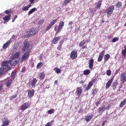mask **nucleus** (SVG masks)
<instances>
[{"label": "nucleus", "mask_w": 126, "mask_h": 126, "mask_svg": "<svg viewBox=\"0 0 126 126\" xmlns=\"http://www.w3.org/2000/svg\"><path fill=\"white\" fill-rule=\"evenodd\" d=\"M23 53H26L24 54L21 58V62H24L26 60H27L29 58V55L30 54V49H29V44L26 42L24 43V47L23 48Z\"/></svg>", "instance_id": "1"}, {"label": "nucleus", "mask_w": 126, "mask_h": 126, "mask_svg": "<svg viewBox=\"0 0 126 126\" xmlns=\"http://www.w3.org/2000/svg\"><path fill=\"white\" fill-rule=\"evenodd\" d=\"M8 61H4L2 63V66L0 68V75H2L4 74L5 71L9 70L10 69V66L8 64Z\"/></svg>", "instance_id": "2"}, {"label": "nucleus", "mask_w": 126, "mask_h": 126, "mask_svg": "<svg viewBox=\"0 0 126 126\" xmlns=\"http://www.w3.org/2000/svg\"><path fill=\"white\" fill-rule=\"evenodd\" d=\"M115 9V6L114 5H111L109 6L108 9L106 10V13L108 15H111L112 13L114 12Z\"/></svg>", "instance_id": "3"}, {"label": "nucleus", "mask_w": 126, "mask_h": 126, "mask_svg": "<svg viewBox=\"0 0 126 126\" xmlns=\"http://www.w3.org/2000/svg\"><path fill=\"white\" fill-rule=\"evenodd\" d=\"M77 57V51H72L70 54V58L72 60H75Z\"/></svg>", "instance_id": "4"}, {"label": "nucleus", "mask_w": 126, "mask_h": 126, "mask_svg": "<svg viewBox=\"0 0 126 126\" xmlns=\"http://www.w3.org/2000/svg\"><path fill=\"white\" fill-rule=\"evenodd\" d=\"M6 62H7L8 65L10 63V65L14 66V65H16V64H17V63H19V60H15L14 62L11 60L6 61Z\"/></svg>", "instance_id": "5"}, {"label": "nucleus", "mask_w": 126, "mask_h": 126, "mask_svg": "<svg viewBox=\"0 0 126 126\" xmlns=\"http://www.w3.org/2000/svg\"><path fill=\"white\" fill-rule=\"evenodd\" d=\"M105 55V50L102 51L101 52L98 56L97 62H100L103 60V57Z\"/></svg>", "instance_id": "6"}, {"label": "nucleus", "mask_w": 126, "mask_h": 126, "mask_svg": "<svg viewBox=\"0 0 126 126\" xmlns=\"http://www.w3.org/2000/svg\"><path fill=\"white\" fill-rule=\"evenodd\" d=\"M63 26H64V23L63 22V21L60 22L59 24L58 32H61V31L63 30Z\"/></svg>", "instance_id": "7"}, {"label": "nucleus", "mask_w": 126, "mask_h": 126, "mask_svg": "<svg viewBox=\"0 0 126 126\" xmlns=\"http://www.w3.org/2000/svg\"><path fill=\"white\" fill-rule=\"evenodd\" d=\"M11 42H12V40H11V39H9V40H8V41L4 43L2 46L3 50H5V49H7L8 46H9V45L11 44Z\"/></svg>", "instance_id": "8"}, {"label": "nucleus", "mask_w": 126, "mask_h": 126, "mask_svg": "<svg viewBox=\"0 0 126 126\" xmlns=\"http://www.w3.org/2000/svg\"><path fill=\"white\" fill-rule=\"evenodd\" d=\"M20 54H21V52H17L15 54H13L11 57V60H13V59H17L18 57H19L20 55Z\"/></svg>", "instance_id": "9"}, {"label": "nucleus", "mask_w": 126, "mask_h": 126, "mask_svg": "<svg viewBox=\"0 0 126 126\" xmlns=\"http://www.w3.org/2000/svg\"><path fill=\"white\" fill-rule=\"evenodd\" d=\"M2 123L1 126H9V120L4 118V119L2 120Z\"/></svg>", "instance_id": "10"}, {"label": "nucleus", "mask_w": 126, "mask_h": 126, "mask_svg": "<svg viewBox=\"0 0 126 126\" xmlns=\"http://www.w3.org/2000/svg\"><path fill=\"white\" fill-rule=\"evenodd\" d=\"M121 81H122L123 83H124V82H126V73H123L121 74Z\"/></svg>", "instance_id": "11"}, {"label": "nucleus", "mask_w": 126, "mask_h": 126, "mask_svg": "<svg viewBox=\"0 0 126 126\" xmlns=\"http://www.w3.org/2000/svg\"><path fill=\"white\" fill-rule=\"evenodd\" d=\"M60 40H61V36L55 37L52 40V43L54 44H57Z\"/></svg>", "instance_id": "12"}, {"label": "nucleus", "mask_w": 126, "mask_h": 126, "mask_svg": "<svg viewBox=\"0 0 126 126\" xmlns=\"http://www.w3.org/2000/svg\"><path fill=\"white\" fill-rule=\"evenodd\" d=\"M29 107V103H25L22 105L21 110H23V111H25V110H26V109H28Z\"/></svg>", "instance_id": "13"}, {"label": "nucleus", "mask_w": 126, "mask_h": 126, "mask_svg": "<svg viewBox=\"0 0 126 126\" xmlns=\"http://www.w3.org/2000/svg\"><path fill=\"white\" fill-rule=\"evenodd\" d=\"M94 60L91 59L89 62V65L90 69H92V68H93V66L94 65Z\"/></svg>", "instance_id": "14"}, {"label": "nucleus", "mask_w": 126, "mask_h": 126, "mask_svg": "<svg viewBox=\"0 0 126 126\" xmlns=\"http://www.w3.org/2000/svg\"><path fill=\"white\" fill-rule=\"evenodd\" d=\"M34 90H29L28 92V94L29 97L30 98L31 97H33V96H34Z\"/></svg>", "instance_id": "15"}, {"label": "nucleus", "mask_w": 126, "mask_h": 126, "mask_svg": "<svg viewBox=\"0 0 126 126\" xmlns=\"http://www.w3.org/2000/svg\"><path fill=\"white\" fill-rule=\"evenodd\" d=\"M11 16L10 15H7L3 18V20H4V24H5V22H7V21H9L10 20V17Z\"/></svg>", "instance_id": "16"}, {"label": "nucleus", "mask_w": 126, "mask_h": 126, "mask_svg": "<svg viewBox=\"0 0 126 126\" xmlns=\"http://www.w3.org/2000/svg\"><path fill=\"white\" fill-rule=\"evenodd\" d=\"M76 93L77 96H81V94H82V90H81V89H80V88H77Z\"/></svg>", "instance_id": "17"}, {"label": "nucleus", "mask_w": 126, "mask_h": 126, "mask_svg": "<svg viewBox=\"0 0 126 126\" xmlns=\"http://www.w3.org/2000/svg\"><path fill=\"white\" fill-rule=\"evenodd\" d=\"M112 82H113V79H110L109 81H108V82L106 83L105 88L106 89H108L110 88V86H111V85L112 84Z\"/></svg>", "instance_id": "18"}, {"label": "nucleus", "mask_w": 126, "mask_h": 126, "mask_svg": "<svg viewBox=\"0 0 126 126\" xmlns=\"http://www.w3.org/2000/svg\"><path fill=\"white\" fill-rule=\"evenodd\" d=\"M93 117H94V115H93V114L89 115L85 118V120L86 121V122H90Z\"/></svg>", "instance_id": "19"}, {"label": "nucleus", "mask_w": 126, "mask_h": 126, "mask_svg": "<svg viewBox=\"0 0 126 126\" xmlns=\"http://www.w3.org/2000/svg\"><path fill=\"white\" fill-rule=\"evenodd\" d=\"M11 83H12V80L11 79L6 80L5 81V84L7 87H8V86H10V85H11Z\"/></svg>", "instance_id": "20"}, {"label": "nucleus", "mask_w": 126, "mask_h": 126, "mask_svg": "<svg viewBox=\"0 0 126 126\" xmlns=\"http://www.w3.org/2000/svg\"><path fill=\"white\" fill-rule=\"evenodd\" d=\"M31 6H32V5H31V4H30L28 5L27 6H24L22 8L23 11H26V10H28L29 9V8H30V7H31Z\"/></svg>", "instance_id": "21"}, {"label": "nucleus", "mask_w": 126, "mask_h": 126, "mask_svg": "<svg viewBox=\"0 0 126 126\" xmlns=\"http://www.w3.org/2000/svg\"><path fill=\"white\" fill-rule=\"evenodd\" d=\"M37 79L36 78H33L31 83V85L32 87H35V85L37 83Z\"/></svg>", "instance_id": "22"}, {"label": "nucleus", "mask_w": 126, "mask_h": 126, "mask_svg": "<svg viewBox=\"0 0 126 126\" xmlns=\"http://www.w3.org/2000/svg\"><path fill=\"white\" fill-rule=\"evenodd\" d=\"M93 86V82H90L88 84V86L86 88V90L87 91L89 90V89H90V88H91V87H92Z\"/></svg>", "instance_id": "23"}, {"label": "nucleus", "mask_w": 126, "mask_h": 126, "mask_svg": "<svg viewBox=\"0 0 126 126\" xmlns=\"http://www.w3.org/2000/svg\"><path fill=\"white\" fill-rule=\"evenodd\" d=\"M126 104V98L124 99L123 101H122L119 107H120V108H123V107H124V106H125Z\"/></svg>", "instance_id": "24"}, {"label": "nucleus", "mask_w": 126, "mask_h": 126, "mask_svg": "<svg viewBox=\"0 0 126 126\" xmlns=\"http://www.w3.org/2000/svg\"><path fill=\"white\" fill-rule=\"evenodd\" d=\"M35 33H36V32H35V29H32L30 31L29 35H30V36H33V35H34Z\"/></svg>", "instance_id": "25"}, {"label": "nucleus", "mask_w": 126, "mask_h": 126, "mask_svg": "<svg viewBox=\"0 0 126 126\" xmlns=\"http://www.w3.org/2000/svg\"><path fill=\"white\" fill-rule=\"evenodd\" d=\"M36 10H37V8H33L29 11V12L28 13V15H31V14H32V13H33V12H34V11H36Z\"/></svg>", "instance_id": "26"}, {"label": "nucleus", "mask_w": 126, "mask_h": 126, "mask_svg": "<svg viewBox=\"0 0 126 126\" xmlns=\"http://www.w3.org/2000/svg\"><path fill=\"white\" fill-rule=\"evenodd\" d=\"M86 43V40H83V41H81L79 44V47H83V45H85Z\"/></svg>", "instance_id": "27"}, {"label": "nucleus", "mask_w": 126, "mask_h": 126, "mask_svg": "<svg viewBox=\"0 0 126 126\" xmlns=\"http://www.w3.org/2000/svg\"><path fill=\"white\" fill-rule=\"evenodd\" d=\"M110 57L111 56L109 55V54L104 55V61L107 62V61H108L109 59H110Z\"/></svg>", "instance_id": "28"}, {"label": "nucleus", "mask_w": 126, "mask_h": 126, "mask_svg": "<svg viewBox=\"0 0 126 126\" xmlns=\"http://www.w3.org/2000/svg\"><path fill=\"white\" fill-rule=\"evenodd\" d=\"M54 71H55V72H56V73H61V72L62 71L61 69H60L58 67H55L54 68Z\"/></svg>", "instance_id": "29"}, {"label": "nucleus", "mask_w": 126, "mask_h": 126, "mask_svg": "<svg viewBox=\"0 0 126 126\" xmlns=\"http://www.w3.org/2000/svg\"><path fill=\"white\" fill-rule=\"evenodd\" d=\"M122 5H123V4L122 3V2H118L116 4V6L117 8H120V7H122Z\"/></svg>", "instance_id": "30"}, {"label": "nucleus", "mask_w": 126, "mask_h": 126, "mask_svg": "<svg viewBox=\"0 0 126 126\" xmlns=\"http://www.w3.org/2000/svg\"><path fill=\"white\" fill-rule=\"evenodd\" d=\"M90 72H91L90 70L86 69L84 71V74L85 75H88V74H89V73H90Z\"/></svg>", "instance_id": "31"}, {"label": "nucleus", "mask_w": 126, "mask_h": 126, "mask_svg": "<svg viewBox=\"0 0 126 126\" xmlns=\"http://www.w3.org/2000/svg\"><path fill=\"white\" fill-rule=\"evenodd\" d=\"M57 21V19H54L52 22H50L49 25L52 27L53 25H55V23H56Z\"/></svg>", "instance_id": "32"}, {"label": "nucleus", "mask_w": 126, "mask_h": 126, "mask_svg": "<svg viewBox=\"0 0 126 126\" xmlns=\"http://www.w3.org/2000/svg\"><path fill=\"white\" fill-rule=\"evenodd\" d=\"M118 40H120V38L119 37H114V38H113V39L112 40L111 42L112 43H116V42H117V41Z\"/></svg>", "instance_id": "33"}, {"label": "nucleus", "mask_w": 126, "mask_h": 126, "mask_svg": "<svg viewBox=\"0 0 126 126\" xmlns=\"http://www.w3.org/2000/svg\"><path fill=\"white\" fill-rule=\"evenodd\" d=\"M45 78V74L44 73L41 72L40 73V80H42V79H44Z\"/></svg>", "instance_id": "34"}, {"label": "nucleus", "mask_w": 126, "mask_h": 126, "mask_svg": "<svg viewBox=\"0 0 126 126\" xmlns=\"http://www.w3.org/2000/svg\"><path fill=\"white\" fill-rule=\"evenodd\" d=\"M55 111H56V110H55V109H51V110H48V112H47V113H48V114H50L51 115V114H54V113H55Z\"/></svg>", "instance_id": "35"}, {"label": "nucleus", "mask_w": 126, "mask_h": 126, "mask_svg": "<svg viewBox=\"0 0 126 126\" xmlns=\"http://www.w3.org/2000/svg\"><path fill=\"white\" fill-rule=\"evenodd\" d=\"M105 110V107L102 106L98 108V112H104Z\"/></svg>", "instance_id": "36"}, {"label": "nucleus", "mask_w": 126, "mask_h": 126, "mask_svg": "<svg viewBox=\"0 0 126 126\" xmlns=\"http://www.w3.org/2000/svg\"><path fill=\"white\" fill-rule=\"evenodd\" d=\"M123 56H126V46H124V49L122 50Z\"/></svg>", "instance_id": "37"}, {"label": "nucleus", "mask_w": 126, "mask_h": 126, "mask_svg": "<svg viewBox=\"0 0 126 126\" xmlns=\"http://www.w3.org/2000/svg\"><path fill=\"white\" fill-rule=\"evenodd\" d=\"M70 1H71V0H64V5H66L67 4L70 3Z\"/></svg>", "instance_id": "38"}, {"label": "nucleus", "mask_w": 126, "mask_h": 126, "mask_svg": "<svg viewBox=\"0 0 126 126\" xmlns=\"http://www.w3.org/2000/svg\"><path fill=\"white\" fill-rule=\"evenodd\" d=\"M44 19H41L39 21V22H38L39 25H42V24H43L44 22Z\"/></svg>", "instance_id": "39"}, {"label": "nucleus", "mask_w": 126, "mask_h": 126, "mask_svg": "<svg viewBox=\"0 0 126 126\" xmlns=\"http://www.w3.org/2000/svg\"><path fill=\"white\" fill-rule=\"evenodd\" d=\"M106 74L107 75H108V76H110V75H111V74H112V71H111V70H108L106 71Z\"/></svg>", "instance_id": "40"}, {"label": "nucleus", "mask_w": 126, "mask_h": 126, "mask_svg": "<svg viewBox=\"0 0 126 126\" xmlns=\"http://www.w3.org/2000/svg\"><path fill=\"white\" fill-rule=\"evenodd\" d=\"M101 3H102V1L101 0L98 1V4L96 6L97 8H100V7H101Z\"/></svg>", "instance_id": "41"}, {"label": "nucleus", "mask_w": 126, "mask_h": 126, "mask_svg": "<svg viewBox=\"0 0 126 126\" xmlns=\"http://www.w3.org/2000/svg\"><path fill=\"white\" fill-rule=\"evenodd\" d=\"M98 92V91L97 89H95L94 90H93V95H95V94H97V93Z\"/></svg>", "instance_id": "42"}, {"label": "nucleus", "mask_w": 126, "mask_h": 126, "mask_svg": "<svg viewBox=\"0 0 126 126\" xmlns=\"http://www.w3.org/2000/svg\"><path fill=\"white\" fill-rule=\"evenodd\" d=\"M17 97V94H14L11 97H10V100H12V99H14V98H16Z\"/></svg>", "instance_id": "43"}, {"label": "nucleus", "mask_w": 126, "mask_h": 126, "mask_svg": "<svg viewBox=\"0 0 126 126\" xmlns=\"http://www.w3.org/2000/svg\"><path fill=\"white\" fill-rule=\"evenodd\" d=\"M51 27H52L50 25H49L48 26H47L45 29V31H49L50 29H51Z\"/></svg>", "instance_id": "44"}, {"label": "nucleus", "mask_w": 126, "mask_h": 126, "mask_svg": "<svg viewBox=\"0 0 126 126\" xmlns=\"http://www.w3.org/2000/svg\"><path fill=\"white\" fill-rule=\"evenodd\" d=\"M16 18H17V15H15V16H14L12 21V23H13V22L15 21V19H16Z\"/></svg>", "instance_id": "45"}, {"label": "nucleus", "mask_w": 126, "mask_h": 126, "mask_svg": "<svg viewBox=\"0 0 126 126\" xmlns=\"http://www.w3.org/2000/svg\"><path fill=\"white\" fill-rule=\"evenodd\" d=\"M11 76L12 78H14V76H15V73L14 72H12L11 74Z\"/></svg>", "instance_id": "46"}, {"label": "nucleus", "mask_w": 126, "mask_h": 126, "mask_svg": "<svg viewBox=\"0 0 126 126\" xmlns=\"http://www.w3.org/2000/svg\"><path fill=\"white\" fill-rule=\"evenodd\" d=\"M117 83H114L113 84V88H116V86H117Z\"/></svg>", "instance_id": "47"}, {"label": "nucleus", "mask_w": 126, "mask_h": 126, "mask_svg": "<svg viewBox=\"0 0 126 126\" xmlns=\"http://www.w3.org/2000/svg\"><path fill=\"white\" fill-rule=\"evenodd\" d=\"M79 27L76 28L75 30V32H78L79 31Z\"/></svg>", "instance_id": "48"}, {"label": "nucleus", "mask_w": 126, "mask_h": 126, "mask_svg": "<svg viewBox=\"0 0 126 126\" xmlns=\"http://www.w3.org/2000/svg\"><path fill=\"white\" fill-rule=\"evenodd\" d=\"M63 42H64V40L63 39H62L60 41V45H63Z\"/></svg>", "instance_id": "49"}, {"label": "nucleus", "mask_w": 126, "mask_h": 126, "mask_svg": "<svg viewBox=\"0 0 126 126\" xmlns=\"http://www.w3.org/2000/svg\"><path fill=\"white\" fill-rule=\"evenodd\" d=\"M25 70H26V69L25 67H23L22 69L21 72H25Z\"/></svg>", "instance_id": "50"}, {"label": "nucleus", "mask_w": 126, "mask_h": 126, "mask_svg": "<svg viewBox=\"0 0 126 126\" xmlns=\"http://www.w3.org/2000/svg\"><path fill=\"white\" fill-rule=\"evenodd\" d=\"M61 9H62V8H61L60 7H57L56 8V10L57 11H60Z\"/></svg>", "instance_id": "51"}, {"label": "nucleus", "mask_w": 126, "mask_h": 126, "mask_svg": "<svg viewBox=\"0 0 126 126\" xmlns=\"http://www.w3.org/2000/svg\"><path fill=\"white\" fill-rule=\"evenodd\" d=\"M108 40H112V39H113V36H111V35L108 36Z\"/></svg>", "instance_id": "52"}, {"label": "nucleus", "mask_w": 126, "mask_h": 126, "mask_svg": "<svg viewBox=\"0 0 126 126\" xmlns=\"http://www.w3.org/2000/svg\"><path fill=\"white\" fill-rule=\"evenodd\" d=\"M1 88H2V84L1 82H0V91L1 90Z\"/></svg>", "instance_id": "53"}, {"label": "nucleus", "mask_w": 126, "mask_h": 126, "mask_svg": "<svg viewBox=\"0 0 126 126\" xmlns=\"http://www.w3.org/2000/svg\"><path fill=\"white\" fill-rule=\"evenodd\" d=\"M41 65H42V63H38L37 65V67H39Z\"/></svg>", "instance_id": "54"}, {"label": "nucleus", "mask_w": 126, "mask_h": 126, "mask_svg": "<svg viewBox=\"0 0 126 126\" xmlns=\"http://www.w3.org/2000/svg\"><path fill=\"white\" fill-rule=\"evenodd\" d=\"M34 1H35V0H30V2L32 4L34 3Z\"/></svg>", "instance_id": "55"}, {"label": "nucleus", "mask_w": 126, "mask_h": 126, "mask_svg": "<svg viewBox=\"0 0 126 126\" xmlns=\"http://www.w3.org/2000/svg\"><path fill=\"white\" fill-rule=\"evenodd\" d=\"M5 13H6V14H9V11L8 10L5 11Z\"/></svg>", "instance_id": "56"}, {"label": "nucleus", "mask_w": 126, "mask_h": 126, "mask_svg": "<svg viewBox=\"0 0 126 126\" xmlns=\"http://www.w3.org/2000/svg\"><path fill=\"white\" fill-rule=\"evenodd\" d=\"M87 46L86 45H84L83 47H82V49H87Z\"/></svg>", "instance_id": "57"}, {"label": "nucleus", "mask_w": 126, "mask_h": 126, "mask_svg": "<svg viewBox=\"0 0 126 126\" xmlns=\"http://www.w3.org/2000/svg\"><path fill=\"white\" fill-rule=\"evenodd\" d=\"M68 25L69 26H70V25H72V22L71 21L69 22Z\"/></svg>", "instance_id": "58"}, {"label": "nucleus", "mask_w": 126, "mask_h": 126, "mask_svg": "<svg viewBox=\"0 0 126 126\" xmlns=\"http://www.w3.org/2000/svg\"><path fill=\"white\" fill-rule=\"evenodd\" d=\"M100 104V102H97L95 103V105H96L97 106H99Z\"/></svg>", "instance_id": "59"}, {"label": "nucleus", "mask_w": 126, "mask_h": 126, "mask_svg": "<svg viewBox=\"0 0 126 126\" xmlns=\"http://www.w3.org/2000/svg\"><path fill=\"white\" fill-rule=\"evenodd\" d=\"M105 124H106V121H104V122H103L102 123V126H105Z\"/></svg>", "instance_id": "60"}, {"label": "nucleus", "mask_w": 126, "mask_h": 126, "mask_svg": "<svg viewBox=\"0 0 126 126\" xmlns=\"http://www.w3.org/2000/svg\"><path fill=\"white\" fill-rule=\"evenodd\" d=\"M58 83V80H56L54 82V84H57Z\"/></svg>", "instance_id": "61"}, {"label": "nucleus", "mask_w": 126, "mask_h": 126, "mask_svg": "<svg viewBox=\"0 0 126 126\" xmlns=\"http://www.w3.org/2000/svg\"><path fill=\"white\" fill-rule=\"evenodd\" d=\"M86 42H87V43H89V42H90V40L88 39V40L86 41Z\"/></svg>", "instance_id": "62"}, {"label": "nucleus", "mask_w": 126, "mask_h": 126, "mask_svg": "<svg viewBox=\"0 0 126 126\" xmlns=\"http://www.w3.org/2000/svg\"><path fill=\"white\" fill-rule=\"evenodd\" d=\"M14 37H15V36L14 35H13L12 36V39H14Z\"/></svg>", "instance_id": "63"}, {"label": "nucleus", "mask_w": 126, "mask_h": 126, "mask_svg": "<svg viewBox=\"0 0 126 126\" xmlns=\"http://www.w3.org/2000/svg\"><path fill=\"white\" fill-rule=\"evenodd\" d=\"M57 27H56L55 28V29H54L55 31H57Z\"/></svg>", "instance_id": "64"}]
</instances>
